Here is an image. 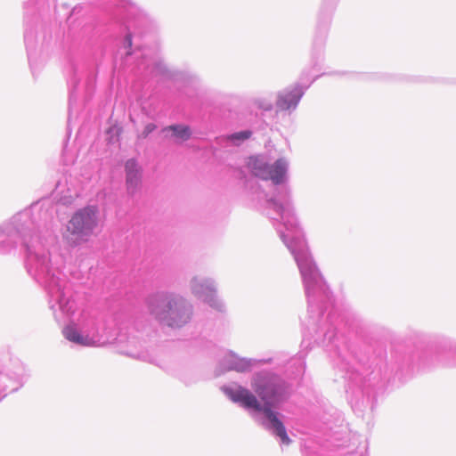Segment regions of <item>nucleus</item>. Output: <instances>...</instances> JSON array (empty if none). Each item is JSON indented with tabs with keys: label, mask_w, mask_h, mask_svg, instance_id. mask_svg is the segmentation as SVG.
I'll return each mask as SVG.
<instances>
[{
	"label": "nucleus",
	"mask_w": 456,
	"mask_h": 456,
	"mask_svg": "<svg viewBox=\"0 0 456 456\" xmlns=\"http://www.w3.org/2000/svg\"><path fill=\"white\" fill-rule=\"evenodd\" d=\"M52 216L37 204L14 215L0 227V254L22 246L28 274L47 292L50 308L57 322L69 320L62 334L79 346H99L106 343L101 322L87 310H79L73 283L62 272L63 257L53 252L56 243Z\"/></svg>",
	"instance_id": "nucleus-1"
},
{
	"label": "nucleus",
	"mask_w": 456,
	"mask_h": 456,
	"mask_svg": "<svg viewBox=\"0 0 456 456\" xmlns=\"http://www.w3.org/2000/svg\"><path fill=\"white\" fill-rule=\"evenodd\" d=\"M251 387L263 403L250 390L237 384L223 386L222 391L232 402L249 411L256 421L278 437L281 444L289 445L290 439L285 426L279 419V412L273 411L289 398V384L279 375L262 370L254 374Z\"/></svg>",
	"instance_id": "nucleus-2"
},
{
	"label": "nucleus",
	"mask_w": 456,
	"mask_h": 456,
	"mask_svg": "<svg viewBox=\"0 0 456 456\" xmlns=\"http://www.w3.org/2000/svg\"><path fill=\"white\" fill-rule=\"evenodd\" d=\"M150 314L163 326L181 329L193 315L192 305L183 296L166 290L153 292L145 299Z\"/></svg>",
	"instance_id": "nucleus-3"
},
{
	"label": "nucleus",
	"mask_w": 456,
	"mask_h": 456,
	"mask_svg": "<svg viewBox=\"0 0 456 456\" xmlns=\"http://www.w3.org/2000/svg\"><path fill=\"white\" fill-rule=\"evenodd\" d=\"M96 206H86L77 210L62 232V239L69 247H77L89 240L99 223Z\"/></svg>",
	"instance_id": "nucleus-4"
},
{
	"label": "nucleus",
	"mask_w": 456,
	"mask_h": 456,
	"mask_svg": "<svg viewBox=\"0 0 456 456\" xmlns=\"http://www.w3.org/2000/svg\"><path fill=\"white\" fill-rule=\"evenodd\" d=\"M35 0H25L24 2V43L26 45L28 59L33 69L34 51L38 43L42 45L51 37L47 33L45 24L42 23L36 13Z\"/></svg>",
	"instance_id": "nucleus-5"
},
{
	"label": "nucleus",
	"mask_w": 456,
	"mask_h": 456,
	"mask_svg": "<svg viewBox=\"0 0 456 456\" xmlns=\"http://www.w3.org/2000/svg\"><path fill=\"white\" fill-rule=\"evenodd\" d=\"M115 18L125 24L126 33L123 41V47L126 50V58L134 54L130 51L132 47V29L148 20L147 13L136 4L127 1L119 0V4L115 11Z\"/></svg>",
	"instance_id": "nucleus-6"
},
{
	"label": "nucleus",
	"mask_w": 456,
	"mask_h": 456,
	"mask_svg": "<svg viewBox=\"0 0 456 456\" xmlns=\"http://www.w3.org/2000/svg\"><path fill=\"white\" fill-rule=\"evenodd\" d=\"M191 294L198 299L202 300L213 309L224 312L225 305L216 295V281L208 277L194 276L190 281Z\"/></svg>",
	"instance_id": "nucleus-7"
},
{
	"label": "nucleus",
	"mask_w": 456,
	"mask_h": 456,
	"mask_svg": "<svg viewBox=\"0 0 456 456\" xmlns=\"http://www.w3.org/2000/svg\"><path fill=\"white\" fill-rule=\"evenodd\" d=\"M319 76L314 77L308 84H296L291 87L285 88L277 95L276 106L281 110L291 112L295 110L303 97L305 90Z\"/></svg>",
	"instance_id": "nucleus-8"
},
{
	"label": "nucleus",
	"mask_w": 456,
	"mask_h": 456,
	"mask_svg": "<svg viewBox=\"0 0 456 456\" xmlns=\"http://www.w3.org/2000/svg\"><path fill=\"white\" fill-rule=\"evenodd\" d=\"M137 66L140 70L142 69L147 74L153 77H162L174 80L190 79L192 81V77L176 70H170L166 63L160 60H150L147 57L142 56Z\"/></svg>",
	"instance_id": "nucleus-9"
},
{
	"label": "nucleus",
	"mask_w": 456,
	"mask_h": 456,
	"mask_svg": "<svg viewBox=\"0 0 456 456\" xmlns=\"http://www.w3.org/2000/svg\"><path fill=\"white\" fill-rule=\"evenodd\" d=\"M272 362L271 358L254 359L240 357L233 352L227 353L220 361L219 367L223 371L235 370L237 372H245L250 370L256 365L267 364Z\"/></svg>",
	"instance_id": "nucleus-10"
},
{
	"label": "nucleus",
	"mask_w": 456,
	"mask_h": 456,
	"mask_svg": "<svg viewBox=\"0 0 456 456\" xmlns=\"http://www.w3.org/2000/svg\"><path fill=\"white\" fill-rule=\"evenodd\" d=\"M13 368L0 370V401L4 398L7 392L17 391L23 382V368L20 362H14Z\"/></svg>",
	"instance_id": "nucleus-11"
},
{
	"label": "nucleus",
	"mask_w": 456,
	"mask_h": 456,
	"mask_svg": "<svg viewBox=\"0 0 456 456\" xmlns=\"http://www.w3.org/2000/svg\"><path fill=\"white\" fill-rule=\"evenodd\" d=\"M338 0H324L322 4L321 14H320V21H319V30L322 33L320 38H316L314 43L320 44L321 45L323 44L325 37L328 31V26L331 20V15L336 8L337 3Z\"/></svg>",
	"instance_id": "nucleus-12"
},
{
	"label": "nucleus",
	"mask_w": 456,
	"mask_h": 456,
	"mask_svg": "<svg viewBox=\"0 0 456 456\" xmlns=\"http://www.w3.org/2000/svg\"><path fill=\"white\" fill-rule=\"evenodd\" d=\"M126 174V187L129 194H134L141 184V171L137 162L134 159H130L125 165Z\"/></svg>",
	"instance_id": "nucleus-13"
},
{
	"label": "nucleus",
	"mask_w": 456,
	"mask_h": 456,
	"mask_svg": "<svg viewBox=\"0 0 456 456\" xmlns=\"http://www.w3.org/2000/svg\"><path fill=\"white\" fill-rule=\"evenodd\" d=\"M162 134L166 138L173 139L175 143L181 144L188 141L192 132L189 126L175 124L166 126L162 129Z\"/></svg>",
	"instance_id": "nucleus-14"
},
{
	"label": "nucleus",
	"mask_w": 456,
	"mask_h": 456,
	"mask_svg": "<svg viewBox=\"0 0 456 456\" xmlns=\"http://www.w3.org/2000/svg\"><path fill=\"white\" fill-rule=\"evenodd\" d=\"M252 134L250 130H244L236 132L225 136L216 138L218 144H232L235 146L240 145L244 141L248 140Z\"/></svg>",
	"instance_id": "nucleus-15"
},
{
	"label": "nucleus",
	"mask_w": 456,
	"mask_h": 456,
	"mask_svg": "<svg viewBox=\"0 0 456 456\" xmlns=\"http://www.w3.org/2000/svg\"><path fill=\"white\" fill-rule=\"evenodd\" d=\"M78 84H79V82L77 79V77L75 75L74 77L69 81L71 89L69 91V119H68L69 122L70 121L73 106L77 102V91Z\"/></svg>",
	"instance_id": "nucleus-16"
},
{
	"label": "nucleus",
	"mask_w": 456,
	"mask_h": 456,
	"mask_svg": "<svg viewBox=\"0 0 456 456\" xmlns=\"http://www.w3.org/2000/svg\"><path fill=\"white\" fill-rule=\"evenodd\" d=\"M441 351L446 357L456 358V341H445L441 346Z\"/></svg>",
	"instance_id": "nucleus-17"
},
{
	"label": "nucleus",
	"mask_w": 456,
	"mask_h": 456,
	"mask_svg": "<svg viewBox=\"0 0 456 456\" xmlns=\"http://www.w3.org/2000/svg\"><path fill=\"white\" fill-rule=\"evenodd\" d=\"M156 128H157V126L155 124H153V123L147 124L144 126V128L141 134V137H142V138L148 137L149 134H151Z\"/></svg>",
	"instance_id": "nucleus-18"
},
{
	"label": "nucleus",
	"mask_w": 456,
	"mask_h": 456,
	"mask_svg": "<svg viewBox=\"0 0 456 456\" xmlns=\"http://www.w3.org/2000/svg\"><path fill=\"white\" fill-rule=\"evenodd\" d=\"M257 105L259 108L263 109L264 110L269 111L273 110V103L271 102H266L264 100H258Z\"/></svg>",
	"instance_id": "nucleus-19"
},
{
	"label": "nucleus",
	"mask_w": 456,
	"mask_h": 456,
	"mask_svg": "<svg viewBox=\"0 0 456 456\" xmlns=\"http://www.w3.org/2000/svg\"><path fill=\"white\" fill-rule=\"evenodd\" d=\"M305 456H314V455L312 454V452H308L305 453Z\"/></svg>",
	"instance_id": "nucleus-20"
},
{
	"label": "nucleus",
	"mask_w": 456,
	"mask_h": 456,
	"mask_svg": "<svg viewBox=\"0 0 456 456\" xmlns=\"http://www.w3.org/2000/svg\"><path fill=\"white\" fill-rule=\"evenodd\" d=\"M134 54L136 55V57H139V55H140V51H138V52L134 53Z\"/></svg>",
	"instance_id": "nucleus-21"
}]
</instances>
